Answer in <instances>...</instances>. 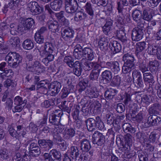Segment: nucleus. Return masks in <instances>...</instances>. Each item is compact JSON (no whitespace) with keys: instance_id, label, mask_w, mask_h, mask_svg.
<instances>
[{"instance_id":"obj_1","label":"nucleus","mask_w":161,"mask_h":161,"mask_svg":"<svg viewBox=\"0 0 161 161\" xmlns=\"http://www.w3.org/2000/svg\"><path fill=\"white\" fill-rule=\"evenodd\" d=\"M106 67L109 69L111 71L105 70L102 74V79L101 82L104 84H108L110 82L112 79V73L114 74H117L119 73L121 67L120 66L119 62L117 61H111L106 63Z\"/></svg>"},{"instance_id":"obj_2","label":"nucleus","mask_w":161,"mask_h":161,"mask_svg":"<svg viewBox=\"0 0 161 161\" xmlns=\"http://www.w3.org/2000/svg\"><path fill=\"white\" fill-rule=\"evenodd\" d=\"M29 10L33 15H37L36 16V20L39 22L42 23L45 21L46 19L45 14H40L43 12V8L40 6L38 3L36 2L30 3L28 4Z\"/></svg>"},{"instance_id":"obj_3","label":"nucleus","mask_w":161,"mask_h":161,"mask_svg":"<svg viewBox=\"0 0 161 161\" xmlns=\"http://www.w3.org/2000/svg\"><path fill=\"white\" fill-rule=\"evenodd\" d=\"M37 49L40 55L42 57H44L46 56L54 55V47L51 43L47 42L44 44V45L38 46Z\"/></svg>"},{"instance_id":"obj_4","label":"nucleus","mask_w":161,"mask_h":161,"mask_svg":"<svg viewBox=\"0 0 161 161\" xmlns=\"http://www.w3.org/2000/svg\"><path fill=\"white\" fill-rule=\"evenodd\" d=\"M63 114V112L61 110H55L49 115V120L50 123L58 126H62V128L64 129V125L62 124L60 122L61 118Z\"/></svg>"},{"instance_id":"obj_5","label":"nucleus","mask_w":161,"mask_h":161,"mask_svg":"<svg viewBox=\"0 0 161 161\" xmlns=\"http://www.w3.org/2000/svg\"><path fill=\"white\" fill-rule=\"evenodd\" d=\"M144 29L143 23L139 24L136 27L134 28L131 33L132 40L135 42L141 40L143 37Z\"/></svg>"},{"instance_id":"obj_6","label":"nucleus","mask_w":161,"mask_h":161,"mask_svg":"<svg viewBox=\"0 0 161 161\" xmlns=\"http://www.w3.org/2000/svg\"><path fill=\"white\" fill-rule=\"evenodd\" d=\"M35 21L33 19L30 18L19 23L17 28L19 32H25L26 31L30 30L34 26Z\"/></svg>"},{"instance_id":"obj_7","label":"nucleus","mask_w":161,"mask_h":161,"mask_svg":"<svg viewBox=\"0 0 161 161\" xmlns=\"http://www.w3.org/2000/svg\"><path fill=\"white\" fill-rule=\"evenodd\" d=\"M133 81L137 87H143L144 83L141 72L138 69L134 70L132 73Z\"/></svg>"},{"instance_id":"obj_8","label":"nucleus","mask_w":161,"mask_h":161,"mask_svg":"<svg viewBox=\"0 0 161 161\" xmlns=\"http://www.w3.org/2000/svg\"><path fill=\"white\" fill-rule=\"evenodd\" d=\"M93 143L97 146H101L104 144L105 137L103 134L98 131H95L92 136Z\"/></svg>"},{"instance_id":"obj_9","label":"nucleus","mask_w":161,"mask_h":161,"mask_svg":"<svg viewBox=\"0 0 161 161\" xmlns=\"http://www.w3.org/2000/svg\"><path fill=\"white\" fill-rule=\"evenodd\" d=\"M61 87V83L57 81H54L50 84L49 90L51 91V95L55 96L60 91Z\"/></svg>"},{"instance_id":"obj_10","label":"nucleus","mask_w":161,"mask_h":161,"mask_svg":"<svg viewBox=\"0 0 161 161\" xmlns=\"http://www.w3.org/2000/svg\"><path fill=\"white\" fill-rule=\"evenodd\" d=\"M161 118L157 115H150L148 118L147 122V127L158 126L160 124Z\"/></svg>"},{"instance_id":"obj_11","label":"nucleus","mask_w":161,"mask_h":161,"mask_svg":"<svg viewBox=\"0 0 161 161\" xmlns=\"http://www.w3.org/2000/svg\"><path fill=\"white\" fill-rule=\"evenodd\" d=\"M61 32L62 37L66 41H69L70 38L73 37L74 31L70 27L63 29Z\"/></svg>"},{"instance_id":"obj_12","label":"nucleus","mask_w":161,"mask_h":161,"mask_svg":"<svg viewBox=\"0 0 161 161\" xmlns=\"http://www.w3.org/2000/svg\"><path fill=\"white\" fill-rule=\"evenodd\" d=\"M29 150L30 154L32 156L37 157L41 153L40 148L36 143H31L30 145Z\"/></svg>"},{"instance_id":"obj_13","label":"nucleus","mask_w":161,"mask_h":161,"mask_svg":"<svg viewBox=\"0 0 161 161\" xmlns=\"http://www.w3.org/2000/svg\"><path fill=\"white\" fill-rule=\"evenodd\" d=\"M38 143L41 148H47L48 149L52 148L54 144L53 141L49 139H39Z\"/></svg>"},{"instance_id":"obj_14","label":"nucleus","mask_w":161,"mask_h":161,"mask_svg":"<svg viewBox=\"0 0 161 161\" xmlns=\"http://www.w3.org/2000/svg\"><path fill=\"white\" fill-rule=\"evenodd\" d=\"M87 97L90 98H97L99 95V93L95 87L87 88L85 92Z\"/></svg>"},{"instance_id":"obj_15","label":"nucleus","mask_w":161,"mask_h":161,"mask_svg":"<svg viewBox=\"0 0 161 161\" xmlns=\"http://www.w3.org/2000/svg\"><path fill=\"white\" fill-rule=\"evenodd\" d=\"M146 43L144 42H138L136 44L135 54L138 58L143 54L142 51L146 48Z\"/></svg>"},{"instance_id":"obj_16","label":"nucleus","mask_w":161,"mask_h":161,"mask_svg":"<svg viewBox=\"0 0 161 161\" xmlns=\"http://www.w3.org/2000/svg\"><path fill=\"white\" fill-rule=\"evenodd\" d=\"M96 117L95 119L90 118L85 121L87 129L89 131H92L96 130Z\"/></svg>"},{"instance_id":"obj_17","label":"nucleus","mask_w":161,"mask_h":161,"mask_svg":"<svg viewBox=\"0 0 161 161\" xmlns=\"http://www.w3.org/2000/svg\"><path fill=\"white\" fill-rule=\"evenodd\" d=\"M73 64L72 67H71V68H73V72L77 76H80L82 70L81 63L79 61H76Z\"/></svg>"},{"instance_id":"obj_18","label":"nucleus","mask_w":161,"mask_h":161,"mask_svg":"<svg viewBox=\"0 0 161 161\" xmlns=\"http://www.w3.org/2000/svg\"><path fill=\"white\" fill-rule=\"evenodd\" d=\"M49 30L53 33L58 32L59 30V24L56 21L49 20L47 23Z\"/></svg>"},{"instance_id":"obj_19","label":"nucleus","mask_w":161,"mask_h":161,"mask_svg":"<svg viewBox=\"0 0 161 161\" xmlns=\"http://www.w3.org/2000/svg\"><path fill=\"white\" fill-rule=\"evenodd\" d=\"M109 47L114 54L119 53L122 49L120 44L117 41H114L109 44Z\"/></svg>"},{"instance_id":"obj_20","label":"nucleus","mask_w":161,"mask_h":161,"mask_svg":"<svg viewBox=\"0 0 161 161\" xmlns=\"http://www.w3.org/2000/svg\"><path fill=\"white\" fill-rule=\"evenodd\" d=\"M160 47L155 42L149 43L148 44L147 52L151 55H156Z\"/></svg>"},{"instance_id":"obj_21","label":"nucleus","mask_w":161,"mask_h":161,"mask_svg":"<svg viewBox=\"0 0 161 161\" xmlns=\"http://www.w3.org/2000/svg\"><path fill=\"white\" fill-rule=\"evenodd\" d=\"M135 68V66L134 62H124L122 68V71L125 74L130 72Z\"/></svg>"},{"instance_id":"obj_22","label":"nucleus","mask_w":161,"mask_h":161,"mask_svg":"<svg viewBox=\"0 0 161 161\" xmlns=\"http://www.w3.org/2000/svg\"><path fill=\"white\" fill-rule=\"evenodd\" d=\"M109 40L107 37H102L98 42V45L102 50L106 51L109 47Z\"/></svg>"},{"instance_id":"obj_23","label":"nucleus","mask_w":161,"mask_h":161,"mask_svg":"<svg viewBox=\"0 0 161 161\" xmlns=\"http://www.w3.org/2000/svg\"><path fill=\"white\" fill-rule=\"evenodd\" d=\"M19 0H11L7 4H5L3 9L4 13H6L8 11V8L12 9H14L19 3Z\"/></svg>"},{"instance_id":"obj_24","label":"nucleus","mask_w":161,"mask_h":161,"mask_svg":"<svg viewBox=\"0 0 161 161\" xmlns=\"http://www.w3.org/2000/svg\"><path fill=\"white\" fill-rule=\"evenodd\" d=\"M51 161H61V156L60 153L56 149H53L49 152Z\"/></svg>"},{"instance_id":"obj_25","label":"nucleus","mask_w":161,"mask_h":161,"mask_svg":"<svg viewBox=\"0 0 161 161\" xmlns=\"http://www.w3.org/2000/svg\"><path fill=\"white\" fill-rule=\"evenodd\" d=\"M73 56L77 59L81 58L84 56L83 47L80 45H77L74 50Z\"/></svg>"},{"instance_id":"obj_26","label":"nucleus","mask_w":161,"mask_h":161,"mask_svg":"<svg viewBox=\"0 0 161 161\" xmlns=\"http://www.w3.org/2000/svg\"><path fill=\"white\" fill-rule=\"evenodd\" d=\"M80 149L83 152H88L91 147L90 142L86 139H83L80 141Z\"/></svg>"},{"instance_id":"obj_27","label":"nucleus","mask_w":161,"mask_h":161,"mask_svg":"<svg viewBox=\"0 0 161 161\" xmlns=\"http://www.w3.org/2000/svg\"><path fill=\"white\" fill-rule=\"evenodd\" d=\"M84 56L87 58V59L92 60L94 57V54L92 50L89 47H83Z\"/></svg>"},{"instance_id":"obj_28","label":"nucleus","mask_w":161,"mask_h":161,"mask_svg":"<svg viewBox=\"0 0 161 161\" xmlns=\"http://www.w3.org/2000/svg\"><path fill=\"white\" fill-rule=\"evenodd\" d=\"M75 134V131L73 128H66L63 132V137L64 139L68 140L73 137Z\"/></svg>"},{"instance_id":"obj_29","label":"nucleus","mask_w":161,"mask_h":161,"mask_svg":"<svg viewBox=\"0 0 161 161\" xmlns=\"http://www.w3.org/2000/svg\"><path fill=\"white\" fill-rule=\"evenodd\" d=\"M50 83H47L44 81H40L37 84L36 90H40L41 91L47 92L49 89Z\"/></svg>"},{"instance_id":"obj_30","label":"nucleus","mask_w":161,"mask_h":161,"mask_svg":"<svg viewBox=\"0 0 161 161\" xmlns=\"http://www.w3.org/2000/svg\"><path fill=\"white\" fill-rule=\"evenodd\" d=\"M113 21L111 19L106 20L104 25L102 27L103 31L106 35H108V33L112 29Z\"/></svg>"},{"instance_id":"obj_31","label":"nucleus","mask_w":161,"mask_h":161,"mask_svg":"<svg viewBox=\"0 0 161 161\" xmlns=\"http://www.w3.org/2000/svg\"><path fill=\"white\" fill-rule=\"evenodd\" d=\"M62 0H54L50 2V5L52 9L54 11H59L62 5Z\"/></svg>"},{"instance_id":"obj_32","label":"nucleus","mask_w":161,"mask_h":161,"mask_svg":"<svg viewBox=\"0 0 161 161\" xmlns=\"http://www.w3.org/2000/svg\"><path fill=\"white\" fill-rule=\"evenodd\" d=\"M160 105L158 103L153 104L149 107L148 110L149 114L150 115H157L159 114L158 110Z\"/></svg>"},{"instance_id":"obj_33","label":"nucleus","mask_w":161,"mask_h":161,"mask_svg":"<svg viewBox=\"0 0 161 161\" xmlns=\"http://www.w3.org/2000/svg\"><path fill=\"white\" fill-rule=\"evenodd\" d=\"M116 36L123 43H126L127 42V38L125 36L124 29L117 31Z\"/></svg>"},{"instance_id":"obj_34","label":"nucleus","mask_w":161,"mask_h":161,"mask_svg":"<svg viewBox=\"0 0 161 161\" xmlns=\"http://www.w3.org/2000/svg\"><path fill=\"white\" fill-rule=\"evenodd\" d=\"M118 91L113 88H109L104 93V97L107 99H112L116 95Z\"/></svg>"},{"instance_id":"obj_35","label":"nucleus","mask_w":161,"mask_h":161,"mask_svg":"<svg viewBox=\"0 0 161 161\" xmlns=\"http://www.w3.org/2000/svg\"><path fill=\"white\" fill-rule=\"evenodd\" d=\"M14 63H10V66L13 68H16L21 63L22 57L19 54L16 52Z\"/></svg>"},{"instance_id":"obj_36","label":"nucleus","mask_w":161,"mask_h":161,"mask_svg":"<svg viewBox=\"0 0 161 161\" xmlns=\"http://www.w3.org/2000/svg\"><path fill=\"white\" fill-rule=\"evenodd\" d=\"M132 17L133 19L138 23V24H141L140 23L142 19V12L138 9L135 10L132 13ZM142 23L141 24H142Z\"/></svg>"},{"instance_id":"obj_37","label":"nucleus","mask_w":161,"mask_h":161,"mask_svg":"<svg viewBox=\"0 0 161 161\" xmlns=\"http://www.w3.org/2000/svg\"><path fill=\"white\" fill-rule=\"evenodd\" d=\"M143 76L144 82L149 83L150 85H152L155 82L153 76L151 73H144L143 74Z\"/></svg>"},{"instance_id":"obj_38","label":"nucleus","mask_w":161,"mask_h":161,"mask_svg":"<svg viewBox=\"0 0 161 161\" xmlns=\"http://www.w3.org/2000/svg\"><path fill=\"white\" fill-rule=\"evenodd\" d=\"M86 12L89 15V18L92 19L94 16V11L92 7V5L89 2H87L85 6Z\"/></svg>"},{"instance_id":"obj_39","label":"nucleus","mask_w":161,"mask_h":161,"mask_svg":"<svg viewBox=\"0 0 161 161\" xmlns=\"http://www.w3.org/2000/svg\"><path fill=\"white\" fill-rule=\"evenodd\" d=\"M87 16V15L86 14L81 12L78 11L75 14L74 19L75 21L79 22L85 19Z\"/></svg>"},{"instance_id":"obj_40","label":"nucleus","mask_w":161,"mask_h":161,"mask_svg":"<svg viewBox=\"0 0 161 161\" xmlns=\"http://www.w3.org/2000/svg\"><path fill=\"white\" fill-rule=\"evenodd\" d=\"M158 64V62L157 60L150 61L148 63V66L150 71L152 73L156 72L157 71Z\"/></svg>"},{"instance_id":"obj_41","label":"nucleus","mask_w":161,"mask_h":161,"mask_svg":"<svg viewBox=\"0 0 161 161\" xmlns=\"http://www.w3.org/2000/svg\"><path fill=\"white\" fill-rule=\"evenodd\" d=\"M60 106L62 110L67 112L68 114L70 113L72 106L71 105L70 102L69 101L68 102L66 101L62 102Z\"/></svg>"},{"instance_id":"obj_42","label":"nucleus","mask_w":161,"mask_h":161,"mask_svg":"<svg viewBox=\"0 0 161 161\" xmlns=\"http://www.w3.org/2000/svg\"><path fill=\"white\" fill-rule=\"evenodd\" d=\"M70 150V156L72 159L77 158L79 156L80 153L77 147L72 146L71 147Z\"/></svg>"},{"instance_id":"obj_43","label":"nucleus","mask_w":161,"mask_h":161,"mask_svg":"<svg viewBox=\"0 0 161 161\" xmlns=\"http://www.w3.org/2000/svg\"><path fill=\"white\" fill-rule=\"evenodd\" d=\"M121 78L118 75L114 76L111 81L110 83V86H118L120 83Z\"/></svg>"},{"instance_id":"obj_44","label":"nucleus","mask_w":161,"mask_h":161,"mask_svg":"<svg viewBox=\"0 0 161 161\" xmlns=\"http://www.w3.org/2000/svg\"><path fill=\"white\" fill-rule=\"evenodd\" d=\"M27 101L26 99L23 100V98L19 96L16 97L14 99V104L15 105H21L25 106L26 104Z\"/></svg>"},{"instance_id":"obj_45","label":"nucleus","mask_w":161,"mask_h":161,"mask_svg":"<svg viewBox=\"0 0 161 161\" xmlns=\"http://www.w3.org/2000/svg\"><path fill=\"white\" fill-rule=\"evenodd\" d=\"M22 46L25 49L30 50L32 49L34 47V43L31 40L26 39L23 42Z\"/></svg>"},{"instance_id":"obj_46","label":"nucleus","mask_w":161,"mask_h":161,"mask_svg":"<svg viewBox=\"0 0 161 161\" xmlns=\"http://www.w3.org/2000/svg\"><path fill=\"white\" fill-rule=\"evenodd\" d=\"M123 128L125 133L129 132L132 134L135 132V129L128 123H125L122 125Z\"/></svg>"},{"instance_id":"obj_47","label":"nucleus","mask_w":161,"mask_h":161,"mask_svg":"<svg viewBox=\"0 0 161 161\" xmlns=\"http://www.w3.org/2000/svg\"><path fill=\"white\" fill-rule=\"evenodd\" d=\"M78 5L66 4L65 9L68 13H73L75 12L78 8Z\"/></svg>"},{"instance_id":"obj_48","label":"nucleus","mask_w":161,"mask_h":161,"mask_svg":"<svg viewBox=\"0 0 161 161\" xmlns=\"http://www.w3.org/2000/svg\"><path fill=\"white\" fill-rule=\"evenodd\" d=\"M4 86L7 88L10 87L13 88L16 86V83L13 80L10 78H8L3 83Z\"/></svg>"},{"instance_id":"obj_49","label":"nucleus","mask_w":161,"mask_h":161,"mask_svg":"<svg viewBox=\"0 0 161 161\" xmlns=\"http://www.w3.org/2000/svg\"><path fill=\"white\" fill-rule=\"evenodd\" d=\"M89 60L86 59L83 63V67L86 71H89L93 68V62H91Z\"/></svg>"},{"instance_id":"obj_50","label":"nucleus","mask_w":161,"mask_h":161,"mask_svg":"<svg viewBox=\"0 0 161 161\" xmlns=\"http://www.w3.org/2000/svg\"><path fill=\"white\" fill-rule=\"evenodd\" d=\"M142 19L147 21H149L152 18V16L148 10L147 9H145L143 11Z\"/></svg>"},{"instance_id":"obj_51","label":"nucleus","mask_w":161,"mask_h":161,"mask_svg":"<svg viewBox=\"0 0 161 161\" xmlns=\"http://www.w3.org/2000/svg\"><path fill=\"white\" fill-rule=\"evenodd\" d=\"M117 9L120 12L122 9H123L124 6H128V2L127 0H119V1L117 2Z\"/></svg>"},{"instance_id":"obj_52","label":"nucleus","mask_w":161,"mask_h":161,"mask_svg":"<svg viewBox=\"0 0 161 161\" xmlns=\"http://www.w3.org/2000/svg\"><path fill=\"white\" fill-rule=\"evenodd\" d=\"M96 127L100 130L103 129L104 125L99 116H97L96 117Z\"/></svg>"},{"instance_id":"obj_53","label":"nucleus","mask_w":161,"mask_h":161,"mask_svg":"<svg viewBox=\"0 0 161 161\" xmlns=\"http://www.w3.org/2000/svg\"><path fill=\"white\" fill-rule=\"evenodd\" d=\"M139 161H148V155L141 151L137 152Z\"/></svg>"},{"instance_id":"obj_54","label":"nucleus","mask_w":161,"mask_h":161,"mask_svg":"<svg viewBox=\"0 0 161 161\" xmlns=\"http://www.w3.org/2000/svg\"><path fill=\"white\" fill-rule=\"evenodd\" d=\"M9 42L13 47H15L19 45L20 41L18 37L14 36L12 37L10 39Z\"/></svg>"},{"instance_id":"obj_55","label":"nucleus","mask_w":161,"mask_h":161,"mask_svg":"<svg viewBox=\"0 0 161 161\" xmlns=\"http://www.w3.org/2000/svg\"><path fill=\"white\" fill-rule=\"evenodd\" d=\"M15 54V52L9 53L6 56L5 60L8 62L9 66L10 63H14Z\"/></svg>"},{"instance_id":"obj_56","label":"nucleus","mask_w":161,"mask_h":161,"mask_svg":"<svg viewBox=\"0 0 161 161\" xmlns=\"http://www.w3.org/2000/svg\"><path fill=\"white\" fill-rule=\"evenodd\" d=\"M21 156L22 158L21 161H30V156L28 154V153L25 149L22 150Z\"/></svg>"},{"instance_id":"obj_57","label":"nucleus","mask_w":161,"mask_h":161,"mask_svg":"<svg viewBox=\"0 0 161 161\" xmlns=\"http://www.w3.org/2000/svg\"><path fill=\"white\" fill-rule=\"evenodd\" d=\"M54 141L58 144L61 142V138L59 133L57 130L54 131L52 133Z\"/></svg>"},{"instance_id":"obj_58","label":"nucleus","mask_w":161,"mask_h":161,"mask_svg":"<svg viewBox=\"0 0 161 161\" xmlns=\"http://www.w3.org/2000/svg\"><path fill=\"white\" fill-rule=\"evenodd\" d=\"M34 38L35 41L38 43L41 44L44 42V36L36 32L35 34Z\"/></svg>"},{"instance_id":"obj_59","label":"nucleus","mask_w":161,"mask_h":161,"mask_svg":"<svg viewBox=\"0 0 161 161\" xmlns=\"http://www.w3.org/2000/svg\"><path fill=\"white\" fill-rule=\"evenodd\" d=\"M123 60L124 62H134L135 58L133 55L129 53H126L123 56Z\"/></svg>"},{"instance_id":"obj_60","label":"nucleus","mask_w":161,"mask_h":161,"mask_svg":"<svg viewBox=\"0 0 161 161\" xmlns=\"http://www.w3.org/2000/svg\"><path fill=\"white\" fill-rule=\"evenodd\" d=\"M99 74V70L96 72L94 70H92L89 75L90 79L92 80H97Z\"/></svg>"},{"instance_id":"obj_61","label":"nucleus","mask_w":161,"mask_h":161,"mask_svg":"<svg viewBox=\"0 0 161 161\" xmlns=\"http://www.w3.org/2000/svg\"><path fill=\"white\" fill-rule=\"evenodd\" d=\"M64 61L70 68L72 67L73 63H74L73 58L70 56H66Z\"/></svg>"},{"instance_id":"obj_62","label":"nucleus","mask_w":161,"mask_h":161,"mask_svg":"<svg viewBox=\"0 0 161 161\" xmlns=\"http://www.w3.org/2000/svg\"><path fill=\"white\" fill-rule=\"evenodd\" d=\"M70 92V89L69 88L64 87L61 92V98L63 99L66 98Z\"/></svg>"},{"instance_id":"obj_63","label":"nucleus","mask_w":161,"mask_h":161,"mask_svg":"<svg viewBox=\"0 0 161 161\" xmlns=\"http://www.w3.org/2000/svg\"><path fill=\"white\" fill-rule=\"evenodd\" d=\"M8 128V131L10 135L16 139H18V132L11 126H9Z\"/></svg>"},{"instance_id":"obj_64","label":"nucleus","mask_w":161,"mask_h":161,"mask_svg":"<svg viewBox=\"0 0 161 161\" xmlns=\"http://www.w3.org/2000/svg\"><path fill=\"white\" fill-rule=\"evenodd\" d=\"M80 109V106L79 105H76V108L74 109L72 113V115L74 119H78Z\"/></svg>"}]
</instances>
